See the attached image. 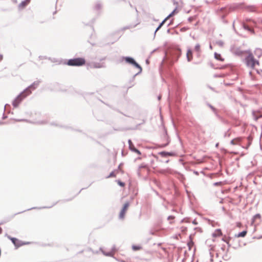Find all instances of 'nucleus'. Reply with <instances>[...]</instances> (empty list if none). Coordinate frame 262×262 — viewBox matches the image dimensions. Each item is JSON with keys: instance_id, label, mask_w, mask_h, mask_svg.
I'll use <instances>...</instances> for the list:
<instances>
[{"instance_id": "1", "label": "nucleus", "mask_w": 262, "mask_h": 262, "mask_svg": "<svg viewBox=\"0 0 262 262\" xmlns=\"http://www.w3.org/2000/svg\"><path fill=\"white\" fill-rule=\"evenodd\" d=\"M245 53L247 54L245 58V61L246 66L253 70L256 69V67L259 66V62L258 59L262 56V50L260 49H256L254 52V54L250 51H246Z\"/></svg>"}, {"instance_id": "2", "label": "nucleus", "mask_w": 262, "mask_h": 262, "mask_svg": "<svg viewBox=\"0 0 262 262\" xmlns=\"http://www.w3.org/2000/svg\"><path fill=\"white\" fill-rule=\"evenodd\" d=\"M67 64L70 66H82L85 64V60L84 58H75L69 59Z\"/></svg>"}, {"instance_id": "3", "label": "nucleus", "mask_w": 262, "mask_h": 262, "mask_svg": "<svg viewBox=\"0 0 262 262\" xmlns=\"http://www.w3.org/2000/svg\"><path fill=\"white\" fill-rule=\"evenodd\" d=\"M8 238L11 241L12 243L14 244L16 248H18L22 246L28 244V242H24L19 240L18 239L14 237H12L10 236H8Z\"/></svg>"}, {"instance_id": "4", "label": "nucleus", "mask_w": 262, "mask_h": 262, "mask_svg": "<svg viewBox=\"0 0 262 262\" xmlns=\"http://www.w3.org/2000/svg\"><path fill=\"white\" fill-rule=\"evenodd\" d=\"M28 91L24 92L20 94L19 96H18L15 99L13 102V105L14 107H17L19 103L21 102V101L27 96V94H26Z\"/></svg>"}, {"instance_id": "5", "label": "nucleus", "mask_w": 262, "mask_h": 262, "mask_svg": "<svg viewBox=\"0 0 262 262\" xmlns=\"http://www.w3.org/2000/svg\"><path fill=\"white\" fill-rule=\"evenodd\" d=\"M178 12V10L177 9H174V10H173V11L161 23L158 28L157 29L156 31L159 30L168 19L173 16L176 13H177Z\"/></svg>"}, {"instance_id": "6", "label": "nucleus", "mask_w": 262, "mask_h": 262, "mask_svg": "<svg viewBox=\"0 0 262 262\" xmlns=\"http://www.w3.org/2000/svg\"><path fill=\"white\" fill-rule=\"evenodd\" d=\"M124 59L127 62L134 64L137 68H141L140 66L133 58L127 57H125Z\"/></svg>"}, {"instance_id": "7", "label": "nucleus", "mask_w": 262, "mask_h": 262, "mask_svg": "<svg viewBox=\"0 0 262 262\" xmlns=\"http://www.w3.org/2000/svg\"><path fill=\"white\" fill-rule=\"evenodd\" d=\"M187 59L188 61H190L193 59V55L192 51L190 49H188L186 54Z\"/></svg>"}, {"instance_id": "8", "label": "nucleus", "mask_w": 262, "mask_h": 262, "mask_svg": "<svg viewBox=\"0 0 262 262\" xmlns=\"http://www.w3.org/2000/svg\"><path fill=\"white\" fill-rule=\"evenodd\" d=\"M242 140V139L241 138H237L235 139H233L231 141V143L233 145H236L238 144Z\"/></svg>"}, {"instance_id": "9", "label": "nucleus", "mask_w": 262, "mask_h": 262, "mask_svg": "<svg viewBox=\"0 0 262 262\" xmlns=\"http://www.w3.org/2000/svg\"><path fill=\"white\" fill-rule=\"evenodd\" d=\"M214 57L216 59L219 60L221 61H224V59L222 57L220 54H218L217 53H214Z\"/></svg>"}, {"instance_id": "10", "label": "nucleus", "mask_w": 262, "mask_h": 262, "mask_svg": "<svg viewBox=\"0 0 262 262\" xmlns=\"http://www.w3.org/2000/svg\"><path fill=\"white\" fill-rule=\"evenodd\" d=\"M222 234V231L220 229H217L215 230V232L213 233L214 236H220Z\"/></svg>"}, {"instance_id": "11", "label": "nucleus", "mask_w": 262, "mask_h": 262, "mask_svg": "<svg viewBox=\"0 0 262 262\" xmlns=\"http://www.w3.org/2000/svg\"><path fill=\"white\" fill-rule=\"evenodd\" d=\"M129 206V203L128 202H126L124 204V206H123V208L122 209V210H124V211L126 212V211L127 210L128 208V207Z\"/></svg>"}, {"instance_id": "12", "label": "nucleus", "mask_w": 262, "mask_h": 262, "mask_svg": "<svg viewBox=\"0 0 262 262\" xmlns=\"http://www.w3.org/2000/svg\"><path fill=\"white\" fill-rule=\"evenodd\" d=\"M260 215L259 214H256L253 218L252 223H254L256 220H260Z\"/></svg>"}, {"instance_id": "13", "label": "nucleus", "mask_w": 262, "mask_h": 262, "mask_svg": "<svg viewBox=\"0 0 262 262\" xmlns=\"http://www.w3.org/2000/svg\"><path fill=\"white\" fill-rule=\"evenodd\" d=\"M125 213H126L125 211H124V210H121V212L120 213V214H119L120 218L121 219H124Z\"/></svg>"}, {"instance_id": "14", "label": "nucleus", "mask_w": 262, "mask_h": 262, "mask_svg": "<svg viewBox=\"0 0 262 262\" xmlns=\"http://www.w3.org/2000/svg\"><path fill=\"white\" fill-rule=\"evenodd\" d=\"M247 234V231H242L240 233H239L238 235V237H244Z\"/></svg>"}, {"instance_id": "15", "label": "nucleus", "mask_w": 262, "mask_h": 262, "mask_svg": "<svg viewBox=\"0 0 262 262\" xmlns=\"http://www.w3.org/2000/svg\"><path fill=\"white\" fill-rule=\"evenodd\" d=\"M128 144H129V148L132 150V148H135L134 147V144H133L132 141L130 140H128Z\"/></svg>"}, {"instance_id": "16", "label": "nucleus", "mask_w": 262, "mask_h": 262, "mask_svg": "<svg viewBox=\"0 0 262 262\" xmlns=\"http://www.w3.org/2000/svg\"><path fill=\"white\" fill-rule=\"evenodd\" d=\"M132 248L134 250L137 251L141 249V247L139 246H133Z\"/></svg>"}, {"instance_id": "17", "label": "nucleus", "mask_w": 262, "mask_h": 262, "mask_svg": "<svg viewBox=\"0 0 262 262\" xmlns=\"http://www.w3.org/2000/svg\"><path fill=\"white\" fill-rule=\"evenodd\" d=\"M117 182L118 184L119 185H120V186H121V187H124V186H125V183H123V182H121V181H120V180H118V181H117Z\"/></svg>"}, {"instance_id": "18", "label": "nucleus", "mask_w": 262, "mask_h": 262, "mask_svg": "<svg viewBox=\"0 0 262 262\" xmlns=\"http://www.w3.org/2000/svg\"><path fill=\"white\" fill-rule=\"evenodd\" d=\"M116 176V173L115 171H112L110 175L108 176V178H111V177H115Z\"/></svg>"}, {"instance_id": "19", "label": "nucleus", "mask_w": 262, "mask_h": 262, "mask_svg": "<svg viewBox=\"0 0 262 262\" xmlns=\"http://www.w3.org/2000/svg\"><path fill=\"white\" fill-rule=\"evenodd\" d=\"M195 50L196 52H199L200 51V45L198 44V45H196L195 46Z\"/></svg>"}, {"instance_id": "20", "label": "nucleus", "mask_w": 262, "mask_h": 262, "mask_svg": "<svg viewBox=\"0 0 262 262\" xmlns=\"http://www.w3.org/2000/svg\"><path fill=\"white\" fill-rule=\"evenodd\" d=\"M93 67L94 68H102L103 66L100 64H96V63H95L94 65H93Z\"/></svg>"}, {"instance_id": "21", "label": "nucleus", "mask_w": 262, "mask_h": 262, "mask_svg": "<svg viewBox=\"0 0 262 262\" xmlns=\"http://www.w3.org/2000/svg\"><path fill=\"white\" fill-rule=\"evenodd\" d=\"M132 151L137 153L139 155H141L140 151L139 150H138L137 149H136V148H133Z\"/></svg>"}, {"instance_id": "22", "label": "nucleus", "mask_w": 262, "mask_h": 262, "mask_svg": "<svg viewBox=\"0 0 262 262\" xmlns=\"http://www.w3.org/2000/svg\"><path fill=\"white\" fill-rule=\"evenodd\" d=\"M228 65H225L220 68V69H226L228 67Z\"/></svg>"}, {"instance_id": "23", "label": "nucleus", "mask_w": 262, "mask_h": 262, "mask_svg": "<svg viewBox=\"0 0 262 262\" xmlns=\"http://www.w3.org/2000/svg\"><path fill=\"white\" fill-rule=\"evenodd\" d=\"M27 3H26L25 2H23L21 4V5H22L23 6H25Z\"/></svg>"}, {"instance_id": "24", "label": "nucleus", "mask_w": 262, "mask_h": 262, "mask_svg": "<svg viewBox=\"0 0 262 262\" xmlns=\"http://www.w3.org/2000/svg\"><path fill=\"white\" fill-rule=\"evenodd\" d=\"M174 219V217L172 216H169L168 217V220H170V219Z\"/></svg>"}, {"instance_id": "25", "label": "nucleus", "mask_w": 262, "mask_h": 262, "mask_svg": "<svg viewBox=\"0 0 262 262\" xmlns=\"http://www.w3.org/2000/svg\"><path fill=\"white\" fill-rule=\"evenodd\" d=\"M168 142H168V141H167V143H165V144H164L163 145H162V146H163V147H164V146H166V145L168 144Z\"/></svg>"}, {"instance_id": "26", "label": "nucleus", "mask_w": 262, "mask_h": 262, "mask_svg": "<svg viewBox=\"0 0 262 262\" xmlns=\"http://www.w3.org/2000/svg\"><path fill=\"white\" fill-rule=\"evenodd\" d=\"M192 243L191 242H190L189 243H188V246L190 248L191 246L192 245Z\"/></svg>"}, {"instance_id": "27", "label": "nucleus", "mask_w": 262, "mask_h": 262, "mask_svg": "<svg viewBox=\"0 0 262 262\" xmlns=\"http://www.w3.org/2000/svg\"><path fill=\"white\" fill-rule=\"evenodd\" d=\"M3 59V55L0 54V61H1Z\"/></svg>"}, {"instance_id": "28", "label": "nucleus", "mask_w": 262, "mask_h": 262, "mask_svg": "<svg viewBox=\"0 0 262 262\" xmlns=\"http://www.w3.org/2000/svg\"><path fill=\"white\" fill-rule=\"evenodd\" d=\"M193 223L194 224H196V223L195 222H194V221L193 222Z\"/></svg>"}, {"instance_id": "29", "label": "nucleus", "mask_w": 262, "mask_h": 262, "mask_svg": "<svg viewBox=\"0 0 262 262\" xmlns=\"http://www.w3.org/2000/svg\"><path fill=\"white\" fill-rule=\"evenodd\" d=\"M165 153L164 152H161V155H164Z\"/></svg>"}]
</instances>
